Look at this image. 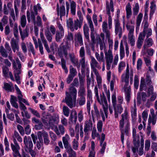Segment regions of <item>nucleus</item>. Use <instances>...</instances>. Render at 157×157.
<instances>
[{
  "mask_svg": "<svg viewBox=\"0 0 157 157\" xmlns=\"http://www.w3.org/2000/svg\"><path fill=\"white\" fill-rule=\"evenodd\" d=\"M34 12L33 11H31V17L32 20L33 21V23L34 24L36 23L35 16L37 15L38 12L37 11L36 7V6H34L33 8Z\"/></svg>",
  "mask_w": 157,
  "mask_h": 157,
  "instance_id": "bb28decb",
  "label": "nucleus"
},
{
  "mask_svg": "<svg viewBox=\"0 0 157 157\" xmlns=\"http://www.w3.org/2000/svg\"><path fill=\"white\" fill-rule=\"evenodd\" d=\"M16 62L14 60L12 61L14 70H21V65L20 61L18 58L16 59Z\"/></svg>",
  "mask_w": 157,
  "mask_h": 157,
  "instance_id": "6ab92c4d",
  "label": "nucleus"
},
{
  "mask_svg": "<svg viewBox=\"0 0 157 157\" xmlns=\"http://www.w3.org/2000/svg\"><path fill=\"white\" fill-rule=\"evenodd\" d=\"M13 140H14V138H15V139H17V140L19 142H21L22 141V139L20 136L19 134L18 133V132L16 131H15L14 132V134L13 136Z\"/></svg>",
  "mask_w": 157,
  "mask_h": 157,
  "instance_id": "8fccbe9b",
  "label": "nucleus"
},
{
  "mask_svg": "<svg viewBox=\"0 0 157 157\" xmlns=\"http://www.w3.org/2000/svg\"><path fill=\"white\" fill-rule=\"evenodd\" d=\"M106 38L107 39L108 42L109 44V49H112L113 46V40L110 38V35H106Z\"/></svg>",
  "mask_w": 157,
  "mask_h": 157,
  "instance_id": "864d4df0",
  "label": "nucleus"
},
{
  "mask_svg": "<svg viewBox=\"0 0 157 157\" xmlns=\"http://www.w3.org/2000/svg\"><path fill=\"white\" fill-rule=\"evenodd\" d=\"M28 109L30 111L31 113L34 115L38 118L40 117V115L37 111L31 108H29Z\"/></svg>",
  "mask_w": 157,
  "mask_h": 157,
  "instance_id": "bf43d9fd",
  "label": "nucleus"
},
{
  "mask_svg": "<svg viewBox=\"0 0 157 157\" xmlns=\"http://www.w3.org/2000/svg\"><path fill=\"white\" fill-rule=\"evenodd\" d=\"M10 44L12 48H17V51H18L19 49L18 42L17 40L12 38L11 40Z\"/></svg>",
  "mask_w": 157,
  "mask_h": 157,
  "instance_id": "a878e982",
  "label": "nucleus"
},
{
  "mask_svg": "<svg viewBox=\"0 0 157 157\" xmlns=\"http://www.w3.org/2000/svg\"><path fill=\"white\" fill-rule=\"evenodd\" d=\"M70 57L71 62L75 66H77L78 67H80V65L78 64V60L75 58L74 56H72L70 54Z\"/></svg>",
  "mask_w": 157,
  "mask_h": 157,
  "instance_id": "37998d69",
  "label": "nucleus"
},
{
  "mask_svg": "<svg viewBox=\"0 0 157 157\" xmlns=\"http://www.w3.org/2000/svg\"><path fill=\"white\" fill-rule=\"evenodd\" d=\"M24 143L25 144L24 148L25 151H29L28 150L33 149V144L31 137L27 136H24L23 139Z\"/></svg>",
  "mask_w": 157,
  "mask_h": 157,
  "instance_id": "9b49d317",
  "label": "nucleus"
},
{
  "mask_svg": "<svg viewBox=\"0 0 157 157\" xmlns=\"http://www.w3.org/2000/svg\"><path fill=\"white\" fill-rule=\"evenodd\" d=\"M91 112L92 118L93 120L96 118L98 119L100 118L101 114L103 121H105V118L103 111L101 109L100 110V113L97 107L96 106H94V110L92 111Z\"/></svg>",
  "mask_w": 157,
  "mask_h": 157,
  "instance_id": "0eeeda50",
  "label": "nucleus"
},
{
  "mask_svg": "<svg viewBox=\"0 0 157 157\" xmlns=\"http://www.w3.org/2000/svg\"><path fill=\"white\" fill-rule=\"evenodd\" d=\"M17 128L20 133L21 136H24L25 134V131L23 128L20 125L18 124Z\"/></svg>",
  "mask_w": 157,
  "mask_h": 157,
  "instance_id": "69168bd1",
  "label": "nucleus"
},
{
  "mask_svg": "<svg viewBox=\"0 0 157 157\" xmlns=\"http://www.w3.org/2000/svg\"><path fill=\"white\" fill-rule=\"evenodd\" d=\"M80 56L81 59L79 60L80 64L81 66V72L83 73L85 72L84 69L86 67L85 51L84 47H81L79 50Z\"/></svg>",
  "mask_w": 157,
  "mask_h": 157,
  "instance_id": "423d86ee",
  "label": "nucleus"
},
{
  "mask_svg": "<svg viewBox=\"0 0 157 157\" xmlns=\"http://www.w3.org/2000/svg\"><path fill=\"white\" fill-rule=\"evenodd\" d=\"M77 100V103L80 106L84 105L86 102V99L85 97H79Z\"/></svg>",
  "mask_w": 157,
  "mask_h": 157,
  "instance_id": "49530a36",
  "label": "nucleus"
},
{
  "mask_svg": "<svg viewBox=\"0 0 157 157\" xmlns=\"http://www.w3.org/2000/svg\"><path fill=\"white\" fill-rule=\"evenodd\" d=\"M76 4L75 2L72 1L71 3V13L73 15L75 14Z\"/></svg>",
  "mask_w": 157,
  "mask_h": 157,
  "instance_id": "09e8293b",
  "label": "nucleus"
},
{
  "mask_svg": "<svg viewBox=\"0 0 157 157\" xmlns=\"http://www.w3.org/2000/svg\"><path fill=\"white\" fill-rule=\"evenodd\" d=\"M133 143L140 144V136L139 135H137L135 136H133Z\"/></svg>",
  "mask_w": 157,
  "mask_h": 157,
  "instance_id": "0e129e2a",
  "label": "nucleus"
},
{
  "mask_svg": "<svg viewBox=\"0 0 157 157\" xmlns=\"http://www.w3.org/2000/svg\"><path fill=\"white\" fill-rule=\"evenodd\" d=\"M64 33H60L57 31L56 34L55 39L56 41L58 42H60L62 37L64 36Z\"/></svg>",
  "mask_w": 157,
  "mask_h": 157,
  "instance_id": "e433bc0d",
  "label": "nucleus"
},
{
  "mask_svg": "<svg viewBox=\"0 0 157 157\" xmlns=\"http://www.w3.org/2000/svg\"><path fill=\"white\" fill-rule=\"evenodd\" d=\"M144 60L147 66H149L151 64L150 58L148 56H144Z\"/></svg>",
  "mask_w": 157,
  "mask_h": 157,
  "instance_id": "338daca9",
  "label": "nucleus"
},
{
  "mask_svg": "<svg viewBox=\"0 0 157 157\" xmlns=\"http://www.w3.org/2000/svg\"><path fill=\"white\" fill-rule=\"evenodd\" d=\"M139 9V4L138 3H136L135 4L134 7L133 8V14L134 16L136 15L138 12Z\"/></svg>",
  "mask_w": 157,
  "mask_h": 157,
  "instance_id": "3c124183",
  "label": "nucleus"
},
{
  "mask_svg": "<svg viewBox=\"0 0 157 157\" xmlns=\"http://www.w3.org/2000/svg\"><path fill=\"white\" fill-rule=\"evenodd\" d=\"M45 36L49 42H51L52 41V35L48 29L45 30Z\"/></svg>",
  "mask_w": 157,
  "mask_h": 157,
  "instance_id": "ea45409f",
  "label": "nucleus"
},
{
  "mask_svg": "<svg viewBox=\"0 0 157 157\" xmlns=\"http://www.w3.org/2000/svg\"><path fill=\"white\" fill-rule=\"evenodd\" d=\"M75 46L76 47L82 46L83 44L82 36L80 32L75 34L74 36Z\"/></svg>",
  "mask_w": 157,
  "mask_h": 157,
  "instance_id": "9d476101",
  "label": "nucleus"
},
{
  "mask_svg": "<svg viewBox=\"0 0 157 157\" xmlns=\"http://www.w3.org/2000/svg\"><path fill=\"white\" fill-rule=\"evenodd\" d=\"M82 22L79 21V19H77L74 21V30L75 29L77 30L78 29V27L79 28H81L82 25Z\"/></svg>",
  "mask_w": 157,
  "mask_h": 157,
  "instance_id": "4c0bfd02",
  "label": "nucleus"
},
{
  "mask_svg": "<svg viewBox=\"0 0 157 157\" xmlns=\"http://www.w3.org/2000/svg\"><path fill=\"white\" fill-rule=\"evenodd\" d=\"M130 33H128V38L129 42L132 46H133L135 44V40L134 37L133 33H132L131 31Z\"/></svg>",
  "mask_w": 157,
  "mask_h": 157,
  "instance_id": "7c9ffc66",
  "label": "nucleus"
},
{
  "mask_svg": "<svg viewBox=\"0 0 157 157\" xmlns=\"http://www.w3.org/2000/svg\"><path fill=\"white\" fill-rule=\"evenodd\" d=\"M124 50L123 46V43L121 42L120 46V57L121 59H122L124 57Z\"/></svg>",
  "mask_w": 157,
  "mask_h": 157,
  "instance_id": "a18cd8bd",
  "label": "nucleus"
},
{
  "mask_svg": "<svg viewBox=\"0 0 157 157\" xmlns=\"http://www.w3.org/2000/svg\"><path fill=\"white\" fill-rule=\"evenodd\" d=\"M41 120L44 124L48 127L53 125V123L52 122V119L51 116L47 113H44L43 114Z\"/></svg>",
  "mask_w": 157,
  "mask_h": 157,
  "instance_id": "1a4fd4ad",
  "label": "nucleus"
},
{
  "mask_svg": "<svg viewBox=\"0 0 157 157\" xmlns=\"http://www.w3.org/2000/svg\"><path fill=\"white\" fill-rule=\"evenodd\" d=\"M143 16V14L141 13H140L138 15L136 18V27H138L140 26Z\"/></svg>",
  "mask_w": 157,
  "mask_h": 157,
  "instance_id": "5fc2aeb1",
  "label": "nucleus"
},
{
  "mask_svg": "<svg viewBox=\"0 0 157 157\" xmlns=\"http://www.w3.org/2000/svg\"><path fill=\"white\" fill-rule=\"evenodd\" d=\"M20 23L21 27H25L26 24V19L25 15H23L21 17Z\"/></svg>",
  "mask_w": 157,
  "mask_h": 157,
  "instance_id": "de8ad7c7",
  "label": "nucleus"
},
{
  "mask_svg": "<svg viewBox=\"0 0 157 157\" xmlns=\"http://www.w3.org/2000/svg\"><path fill=\"white\" fill-rule=\"evenodd\" d=\"M126 17L127 18H129L132 15L131 6L130 4L128 3L126 7Z\"/></svg>",
  "mask_w": 157,
  "mask_h": 157,
  "instance_id": "c85d7f7f",
  "label": "nucleus"
},
{
  "mask_svg": "<svg viewBox=\"0 0 157 157\" xmlns=\"http://www.w3.org/2000/svg\"><path fill=\"white\" fill-rule=\"evenodd\" d=\"M79 85V82L78 78H75L73 82L70 85V86L73 87H78Z\"/></svg>",
  "mask_w": 157,
  "mask_h": 157,
  "instance_id": "774afa93",
  "label": "nucleus"
},
{
  "mask_svg": "<svg viewBox=\"0 0 157 157\" xmlns=\"http://www.w3.org/2000/svg\"><path fill=\"white\" fill-rule=\"evenodd\" d=\"M8 67L5 65H3L2 67V72L5 76H7L9 72V69Z\"/></svg>",
  "mask_w": 157,
  "mask_h": 157,
  "instance_id": "680f3d73",
  "label": "nucleus"
},
{
  "mask_svg": "<svg viewBox=\"0 0 157 157\" xmlns=\"http://www.w3.org/2000/svg\"><path fill=\"white\" fill-rule=\"evenodd\" d=\"M86 89L84 86H80L78 94L79 97H85L86 95Z\"/></svg>",
  "mask_w": 157,
  "mask_h": 157,
  "instance_id": "f704fd0d",
  "label": "nucleus"
},
{
  "mask_svg": "<svg viewBox=\"0 0 157 157\" xmlns=\"http://www.w3.org/2000/svg\"><path fill=\"white\" fill-rule=\"evenodd\" d=\"M105 58L106 63V68L108 70H110L111 63L113 61V56L111 50L109 49L108 51H104Z\"/></svg>",
  "mask_w": 157,
  "mask_h": 157,
  "instance_id": "20e7f679",
  "label": "nucleus"
},
{
  "mask_svg": "<svg viewBox=\"0 0 157 157\" xmlns=\"http://www.w3.org/2000/svg\"><path fill=\"white\" fill-rule=\"evenodd\" d=\"M115 32L116 35L118 34L119 38H121L122 35V27L120 25V21L117 18L114 20Z\"/></svg>",
  "mask_w": 157,
  "mask_h": 157,
  "instance_id": "f8f14e48",
  "label": "nucleus"
},
{
  "mask_svg": "<svg viewBox=\"0 0 157 157\" xmlns=\"http://www.w3.org/2000/svg\"><path fill=\"white\" fill-rule=\"evenodd\" d=\"M148 87V86L144 82H143L141 81L140 87V91L143 90H146Z\"/></svg>",
  "mask_w": 157,
  "mask_h": 157,
  "instance_id": "13d9d810",
  "label": "nucleus"
},
{
  "mask_svg": "<svg viewBox=\"0 0 157 157\" xmlns=\"http://www.w3.org/2000/svg\"><path fill=\"white\" fill-rule=\"evenodd\" d=\"M156 121V117L155 116H153L151 117V116H149L148 118V122L150 124L152 123L153 125H154L155 124Z\"/></svg>",
  "mask_w": 157,
  "mask_h": 157,
  "instance_id": "4d7b16f0",
  "label": "nucleus"
},
{
  "mask_svg": "<svg viewBox=\"0 0 157 157\" xmlns=\"http://www.w3.org/2000/svg\"><path fill=\"white\" fill-rule=\"evenodd\" d=\"M86 18L89 25L90 27V30L91 31H93L94 30V28L93 22L91 20V17L90 16L87 15Z\"/></svg>",
  "mask_w": 157,
  "mask_h": 157,
  "instance_id": "603ef678",
  "label": "nucleus"
},
{
  "mask_svg": "<svg viewBox=\"0 0 157 157\" xmlns=\"http://www.w3.org/2000/svg\"><path fill=\"white\" fill-rule=\"evenodd\" d=\"M124 91L125 93V98L128 102L130 101L131 98V88L130 86L124 87Z\"/></svg>",
  "mask_w": 157,
  "mask_h": 157,
  "instance_id": "a211bd4d",
  "label": "nucleus"
},
{
  "mask_svg": "<svg viewBox=\"0 0 157 157\" xmlns=\"http://www.w3.org/2000/svg\"><path fill=\"white\" fill-rule=\"evenodd\" d=\"M14 77L17 82L20 84L21 83L20 78L19 75L21 73V70H16L14 71Z\"/></svg>",
  "mask_w": 157,
  "mask_h": 157,
  "instance_id": "2f4dec72",
  "label": "nucleus"
},
{
  "mask_svg": "<svg viewBox=\"0 0 157 157\" xmlns=\"http://www.w3.org/2000/svg\"><path fill=\"white\" fill-rule=\"evenodd\" d=\"M106 3L107 13L109 16L108 26L109 29H110L112 28V19L110 15V11L112 12L114 11L113 1L112 0H110L109 3L108 1H106Z\"/></svg>",
  "mask_w": 157,
  "mask_h": 157,
  "instance_id": "7ed1b4c3",
  "label": "nucleus"
},
{
  "mask_svg": "<svg viewBox=\"0 0 157 157\" xmlns=\"http://www.w3.org/2000/svg\"><path fill=\"white\" fill-rule=\"evenodd\" d=\"M59 48L61 50V51L59 50L58 51V54L59 57H63V54L65 56V57H66L68 55L67 50L62 45H61L59 46Z\"/></svg>",
  "mask_w": 157,
  "mask_h": 157,
  "instance_id": "412c9836",
  "label": "nucleus"
},
{
  "mask_svg": "<svg viewBox=\"0 0 157 157\" xmlns=\"http://www.w3.org/2000/svg\"><path fill=\"white\" fill-rule=\"evenodd\" d=\"M12 5L11 3L9 2L7 4V7L8 9L10 10V14L11 16L12 17L14 21L16 20L14 14V10L13 8H12Z\"/></svg>",
  "mask_w": 157,
  "mask_h": 157,
  "instance_id": "4be33fe9",
  "label": "nucleus"
},
{
  "mask_svg": "<svg viewBox=\"0 0 157 157\" xmlns=\"http://www.w3.org/2000/svg\"><path fill=\"white\" fill-rule=\"evenodd\" d=\"M93 125V123L91 120H89L86 121L84 129L85 138L88 135L90 131L92 130Z\"/></svg>",
  "mask_w": 157,
  "mask_h": 157,
  "instance_id": "ddd939ff",
  "label": "nucleus"
},
{
  "mask_svg": "<svg viewBox=\"0 0 157 157\" xmlns=\"http://www.w3.org/2000/svg\"><path fill=\"white\" fill-rule=\"evenodd\" d=\"M69 75L75 77L77 74V72L76 69L74 68L72 65L70 66Z\"/></svg>",
  "mask_w": 157,
  "mask_h": 157,
  "instance_id": "6e6d98bb",
  "label": "nucleus"
},
{
  "mask_svg": "<svg viewBox=\"0 0 157 157\" xmlns=\"http://www.w3.org/2000/svg\"><path fill=\"white\" fill-rule=\"evenodd\" d=\"M145 43L143 46L144 49L147 47L151 46L153 44V41L151 38H146L145 40Z\"/></svg>",
  "mask_w": 157,
  "mask_h": 157,
  "instance_id": "393cba45",
  "label": "nucleus"
},
{
  "mask_svg": "<svg viewBox=\"0 0 157 157\" xmlns=\"http://www.w3.org/2000/svg\"><path fill=\"white\" fill-rule=\"evenodd\" d=\"M91 62L90 63V66L91 68L93 71L96 73L97 70L96 68L100 69H101V67L98 64V62L95 59L93 56H90Z\"/></svg>",
  "mask_w": 157,
  "mask_h": 157,
  "instance_id": "2eb2a0df",
  "label": "nucleus"
},
{
  "mask_svg": "<svg viewBox=\"0 0 157 157\" xmlns=\"http://www.w3.org/2000/svg\"><path fill=\"white\" fill-rule=\"evenodd\" d=\"M68 90L69 92H66L65 102L70 108H72L75 106L77 90L75 87L70 86Z\"/></svg>",
  "mask_w": 157,
  "mask_h": 157,
  "instance_id": "f03ea898",
  "label": "nucleus"
},
{
  "mask_svg": "<svg viewBox=\"0 0 157 157\" xmlns=\"http://www.w3.org/2000/svg\"><path fill=\"white\" fill-rule=\"evenodd\" d=\"M79 124H77L75 128L76 132L75 137L77 139H74L72 143V148L75 150H78V140L79 139Z\"/></svg>",
  "mask_w": 157,
  "mask_h": 157,
  "instance_id": "6e6552de",
  "label": "nucleus"
},
{
  "mask_svg": "<svg viewBox=\"0 0 157 157\" xmlns=\"http://www.w3.org/2000/svg\"><path fill=\"white\" fill-rule=\"evenodd\" d=\"M70 139V137L67 134H66L65 136L62 138V140L65 148L66 149L71 147V145L69 144L68 140Z\"/></svg>",
  "mask_w": 157,
  "mask_h": 157,
  "instance_id": "aec40b11",
  "label": "nucleus"
},
{
  "mask_svg": "<svg viewBox=\"0 0 157 157\" xmlns=\"http://www.w3.org/2000/svg\"><path fill=\"white\" fill-rule=\"evenodd\" d=\"M129 73H126L125 76H122V81L123 82H124L125 84L124 86V87L128 86V85L129 83Z\"/></svg>",
  "mask_w": 157,
  "mask_h": 157,
  "instance_id": "c756f323",
  "label": "nucleus"
},
{
  "mask_svg": "<svg viewBox=\"0 0 157 157\" xmlns=\"http://www.w3.org/2000/svg\"><path fill=\"white\" fill-rule=\"evenodd\" d=\"M102 30L104 33H105L106 36L110 35V31L108 28V24L107 21H104L102 25Z\"/></svg>",
  "mask_w": 157,
  "mask_h": 157,
  "instance_id": "b1692460",
  "label": "nucleus"
},
{
  "mask_svg": "<svg viewBox=\"0 0 157 157\" xmlns=\"http://www.w3.org/2000/svg\"><path fill=\"white\" fill-rule=\"evenodd\" d=\"M95 56L96 59L98 61L101 62L104 60V55L103 52H101L100 56L98 53L96 52L95 53Z\"/></svg>",
  "mask_w": 157,
  "mask_h": 157,
  "instance_id": "79ce46f5",
  "label": "nucleus"
},
{
  "mask_svg": "<svg viewBox=\"0 0 157 157\" xmlns=\"http://www.w3.org/2000/svg\"><path fill=\"white\" fill-rule=\"evenodd\" d=\"M0 53L1 56L7 58L8 57V52H6V50L4 48V47L1 46L0 47Z\"/></svg>",
  "mask_w": 157,
  "mask_h": 157,
  "instance_id": "58836bf2",
  "label": "nucleus"
},
{
  "mask_svg": "<svg viewBox=\"0 0 157 157\" xmlns=\"http://www.w3.org/2000/svg\"><path fill=\"white\" fill-rule=\"evenodd\" d=\"M67 24L68 28H70L71 31H74V25L72 19L69 18L67 21Z\"/></svg>",
  "mask_w": 157,
  "mask_h": 157,
  "instance_id": "72a5a7b5",
  "label": "nucleus"
},
{
  "mask_svg": "<svg viewBox=\"0 0 157 157\" xmlns=\"http://www.w3.org/2000/svg\"><path fill=\"white\" fill-rule=\"evenodd\" d=\"M66 151L70 157H77L76 152L73 150L71 147L66 149Z\"/></svg>",
  "mask_w": 157,
  "mask_h": 157,
  "instance_id": "cd10ccee",
  "label": "nucleus"
},
{
  "mask_svg": "<svg viewBox=\"0 0 157 157\" xmlns=\"http://www.w3.org/2000/svg\"><path fill=\"white\" fill-rule=\"evenodd\" d=\"M65 15V6L62 5L60 7L59 9V15H60V19L62 20V17Z\"/></svg>",
  "mask_w": 157,
  "mask_h": 157,
  "instance_id": "c03bdc74",
  "label": "nucleus"
},
{
  "mask_svg": "<svg viewBox=\"0 0 157 157\" xmlns=\"http://www.w3.org/2000/svg\"><path fill=\"white\" fill-rule=\"evenodd\" d=\"M105 137V135L104 133H102L101 135V139L100 140V146H101V148L100 150V152L101 154H103L104 152L106 146V142H104Z\"/></svg>",
  "mask_w": 157,
  "mask_h": 157,
  "instance_id": "f3484780",
  "label": "nucleus"
},
{
  "mask_svg": "<svg viewBox=\"0 0 157 157\" xmlns=\"http://www.w3.org/2000/svg\"><path fill=\"white\" fill-rule=\"evenodd\" d=\"M70 120L74 124H75L77 120V114L75 110L72 111L70 114Z\"/></svg>",
  "mask_w": 157,
  "mask_h": 157,
  "instance_id": "473e14b6",
  "label": "nucleus"
},
{
  "mask_svg": "<svg viewBox=\"0 0 157 157\" xmlns=\"http://www.w3.org/2000/svg\"><path fill=\"white\" fill-rule=\"evenodd\" d=\"M125 66V63L124 62L121 61L118 65V71L120 73Z\"/></svg>",
  "mask_w": 157,
  "mask_h": 157,
  "instance_id": "e2e57ef3",
  "label": "nucleus"
},
{
  "mask_svg": "<svg viewBox=\"0 0 157 157\" xmlns=\"http://www.w3.org/2000/svg\"><path fill=\"white\" fill-rule=\"evenodd\" d=\"M63 114L66 117H68L69 115V109L67 106H63Z\"/></svg>",
  "mask_w": 157,
  "mask_h": 157,
  "instance_id": "052dcab7",
  "label": "nucleus"
},
{
  "mask_svg": "<svg viewBox=\"0 0 157 157\" xmlns=\"http://www.w3.org/2000/svg\"><path fill=\"white\" fill-rule=\"evenodd\" d=\"M121 119L120 120V129L121 131V140L123 144L124 140V132L127 134L130 125V123L128 121L129 117L128 112L127 109H125L123 113L121 115Z\"/></svg>",
  "mask_w": 157,
  "mask_h": 157,
  "instance_id": "f257e3e1",
  "label": "nucleus"
},
{
  "mask_svg": "<svg viewBox=\"0 0 157 157\" xmlns=\"http://www.w3.org/2000/svg\"><path fill=\"white\" fill-rule=\"evenodd\" d=\"M17 99L16 97L13 95H11L10 102L12 106L14 108L18 109V105L17 102Z\"/></svg>",
  "mask_w": 157,
  "mask_h": 157,
  "instance_id": "5701e85b",
  "label": "nucleus"
},
{
  "mask_svg": "<svg viewBox=\"0 0 157 157\" xmlns=\"http://www.w3.org/2000/svg\"><path fill=\"white\" fill-rule=\"evenodd\" d=\"M100 97V100L99 96L98 98H97V100L100 105H102L106 117L107 118L108 117V104L106 98L104 94L101 95Z\"/></svg>",
  "mask_w": 157,
  "mask_h": 157,
  "instance_id": "39448f33",
  "label": "nucleus"
},
{
  "mask_svg": "<svg viewBox=\"0 0 157 157\" xmlns=\"http://www.w3.org/2000/svg\"><path fill=\"white\" fill-rule=\"evenodd\" d=\"M13 144H11V146L13 151V155H17L20 154L19 150L20 149V146L18 144L17 140L15 138H14Z\"/></svg>",
  "mask_w": 157,
  "mask_h": 157,
  "instance_id": "4468645a",
  "label": "nucleus"
},
{
  "mask_svg": "<svg viewBox=\"0 0 157 157\" xmlns=\"http://www.w3.org/2000/svg\"><path fill=\"white\" fill-rule=\"evenodd\" d=\"M114 108L115 112L119 113H121L122 112L123 110L121 105V104H117V105H115L114 106H113Z\"/></svg>",
  "mask_w": 157,
  "mask_h": 157,
  "instance_id": "a19ab883",
  "label": "nucleus"
},
{
  "mask_svg": "<svg viewBox=\"0 0 157 157\" xmlns=\"http://www.w3.org/2000/svg\"><path fill=\"white\" fill-rule=\"evenodd\" d=\"M52 128L58 136L63 135L65 132V128L62 125H59L58 127L54 126Z\"/></svg>",
  "mask_w": 157,
  "mask_h": 157,
  "instance_id": "dca6fc26",
  "label": "nucleus"
},
{
  "mask_svg": "<svg viewBox=\"0 0 157 157\" xmlns=\"http://www.w3.org/2000/svg\"><path fill=\"white\" fill-rule=\"evenodd\" d=\"M29 32V29L26 26L25 29L23 30L21 34H20L21 38L23 40L25 38L28 36Z\"/></svg>",
  "mask_w": 157,
  "mask_h": 157,
  "instance_id": "c9c22d12",
  "label": "nucleus"
}]
</instances>
